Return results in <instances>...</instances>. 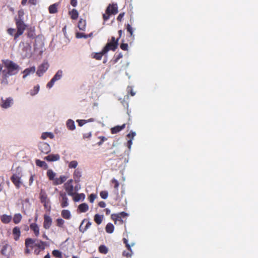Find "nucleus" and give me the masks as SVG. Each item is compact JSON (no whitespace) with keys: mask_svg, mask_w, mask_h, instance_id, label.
Returning <instances> with one entry per match:
<instances>
[{"mask_svg":"<svg viewBox=\"0 0 258 258\" xmlns=\"http://www.w3.org/2000/svg\"><path fill=\"white\" fill-rule=\"evenodd\" d=\"M125 124L124 123L121 125H116L111 128V133L112 134H115L123 130L125 127Z\"/></svg>","mask_w":258,"mask_h":258,"instance_id":"aec40b11","label":"nucleus"},{"mask_svg":"<svg viewBox=\"0 0 258 258\" xmlns=\"http://www.w3.org/2000/svg\"><path fill=\"white\" fill-rule=\"evenodd\" d=\"M35 163L37 166L42 168L43 169L46 170L48 168V165L45 161H41L39 159H36Z\"/></svg>","mask_w":258,"mask_h":258,"instance_id":"b1692460","label":"nucleus"},{"mask_svg":"<svg viewBox=\"0 0 258 258\" xmlns=\"http://www.w3.org/2000/svg\"><path fill=\"white\" fill-rule=\"evenodd\" d=\"M136 136V133L131 131L128 134H127V137L130 138V139H134V137Z\"/></svg>","mask_w":258,"mask_h":258,"instance_id":"052dcab7","label":"nucleus"},{"mask_svg":"<svg viewBox=\"0 0 258 258\" xmlns=\"http://www.w3.org/2000/svg\"><path fill=\"white\" fill-rule=\"evenodd\" d=\"M52 223V220L50 216L45 214L44 215L43 227L45 229H48Z\"/></svg>","mask_w":258,"mask_h":258,"instance_id":"2eb2a0df","label":"nucleus"},{"mask_svg":"<svg viewBox=\"0 0 258 258\" xmlns=\"http://www.w3.org/2000/svg\"><path fill=\"white\" fill-rule=\"evenodd\" d=\"M123 57L122 54L120 52L119 54H118L117 55L115 56V58L114 59V62L116 63L118 62L119 59L122 58Z\"/></svg>","mask_w":258,"mask_h":258,"instance_id":"864d4df0","label":"nucleus"},{"mask_svg":"<svg viewBox=\"0 0 258 258\" xmlns=\"http://www.w3.org/2000/svg\"><path fill=\"white\" fill-rule=\"evenodd\" d=\"M103 215H100L98 214H96L94 216V221L96 223V224H97L98 225H99L102 223V222L103 221Z\"/></svg>","mask_w":258,"mask_h":258,"instance_id":"e433bc0d","label":"nucleus"},{"mask_svg":"<svg viewBox=\"0 0 258 258\" xmlns=\"http://www.w3.org/2000/svg\"><path fill=\"white\" fill-rule=\"evenodd\" d=\"M73 181V179H70L64 184V189L68 195L71 196H74L75 195V191L78 190L76 187H74Z\"/></svg>","mask_w":258,"mask_h":258,"instance_id":"0eeeda50","label":"nucleus"},{"mask_svg":"<svg viewBox=\"0 0 258 258\" xmlns=\"http://www.w3.org/2000/svg\"><path fill=\"white\" fill-rule=\"evenodd\" d=\"M39 149L42 153L45 154L49 153L51 151L49 144L45 142L40 143Z\"/></svg>","mask_w":258,"mask_h":258,"instance_id":"4468645a","label":"nucleus"},{"mask_svg":"<svg viewBox=\"0 0 258 258\" xmlns=\"http://www.w3.org/2000/svg\"><path fill=\"white\" fill-rule=\"evenodd\" d=\"M48 67L49 64L47 62H43L38 67L36 72V74L39 77H41L43 74L48 70Z\"/></svg>","mask_w":258,"mask_h":258,"instance_id":"ddd939ff","label":"nucleus"},{"mask_svg":"<svg viewBox=\"0 0 258 258\" xmlns=\"http://www.w3.org/2000/svg\"><path fill=\"white\" fill-rule=\"evenodd\" d=\"M64 223V221L61 218H58L56 220V225L58 227L63 228Z\"/></svg>","mask_w":258,"mask_h":258,"instance_id":"37998d69","label":"nucleus"},{"mask_svg":"<svg viewBox=\"0 0 258 258\" xmlns=\"http://www.w3.org/2000/svg\"><path fill=\"white\" fill-rule=\"evenodd\" d=\"M59 159L60 156L58 154H50L44 157V159L49 162L58 161Z\"/></svg>","mask_w":258,"mask_h":258,"instance_id":"a211bd4d","label":"nucleus"},{"mask_svg":"<svg viewBox=\"0 0 258 258\" xmlns=\"http://www.w3.org/2000/svg\"><path fill=\"white\" fill-rule=\"evenodd\" d=\"M99 138L100 139V141L98 143L99 146H101L104 141L107 140L106 138L103 136H100Z\"/></svg>","mask_w":258,"mask_h":258,"instance_id":"6e6d98bb","label":"nucleus"},{"mask_svg":"<svg viewBox=\"0 0 258 258\" xmlns=\"http://www.w3.org/2000/svg\"><path fill=\"white\" fill-rule=\"evenodd\" d=\"M22 175L21 173L13 174L11 177V180L17 189L20 188L22 182L21 181Z\"/></svg>","mask_w":258,"mask_h":258,"instance_id":"1a4fd4ad","label":"nucleus"},{"mask_svg":"<svg viewBox=\"0 0 258 258\" xmlns=\"http://www.w3.org/2000/svg\"><path fill=\"white\" fill-rule=\"evenodd\" d=\"M44 208L48 211H50L51 206L50 204V201H47L45 203H43Z\"/></svg>","mask_w":258,"mask_h":258,"instance_id":"603ef678","label":"nucleus"},{"mask_svg":"<svg viewBox=\"0 0 258 258\" xmlns=\"http://www.w3.org/2000/svg\"><path fill=\"white\" fill-rule=\"evenodd\" d=\"M114 229V225L111 223H108L105 227V231L108 233H112Z\"/></svg>","mask_w":258,"mask_h":258,"instance_id":"c9c22d12","label":"nucleus"},{"mask_svg":"<svg viewBox=\"0 0 258 258\" xmlns=\"http://www.w3.org/2000/svg\"><path fill=\"white\" fill-rule=\"evenodd\" d=\"M24 15V12L23 11H19L18 12V18H16L15 19H22V17Z\"/></svg>","mask_w":258,"mask_h":258,"instance_id":"0e129e2a","label":"nucleus"},{"mask_svg":"<svg viewBox=\"0 0 258 258\" xmlns=\"http://www.w3.org/2000/svg\"><path fill=\"white\" fill-rule=\"evenodd\" d=\"M39 198L42 203H45L46 202L49 201L45 191L42 189L41 190L40 192Z\"/></svg>","mask_w":258,"mask_h":258,"instance_id":"5701e85b","label":"nucleus"},{"mask_svg":"<svg viewBox=\"0 0 258 258\" xmlns=\"http://www.w3.org/2000/svg\"><path fill=\"white\" fill-rule=\"evenodd\" d=\"M86 22L85 20L81 19L78 22V28L81 30H84L86 28Z\"/></svg>","mask_w":258,"mask_h":258,"instance_id":"f704fd0d","label":"nucleus"},{"mask_svg":"<svg viewBox=\"0 0 258 258\" xmlns=\"http://www.w3.org/2000/svg\"><path fill=\"white\" fill-rule=\"evenodd\" d=\"M30 229L33 231L34 235L38 237L39 235V228L37 224L36 223H31L30 225Z\"/></svg>","mask_w":258,"mask_h":258,"instance_id":"f3484780","label":"nucleus"},{"mask_svg":"<svg viewBox=\"0 0 258 258\" xmlns=\"http://www.w3.org/2000/svg\"><path fill=\"white\" fill-rule=\"evenodd\" d=\"M107 247L104 245H101L99 247V251L103 254H106L108 252Z\"/></svg>","mask_w":258,"mask_h":258,"instance_id":"c03bdc74","label":"nucleus"},{"mask_svg":"<svg viewBox=\"0 0 258 258\" xmlns=\"http://www.w3.org/2000/svg\"><path fill=\"white\" fill-rule=\"evenodd\" d=\"M81 177V172L79 169H77L74 173V178L76 182L80 181V178Z\"/></svg>","mask_w":258,"mask_h":258,"instance_id":"2f4dec72","label":"nucleus"},{"mask_svg":"<svg viewBox=\"0 0 258 258\" xmlns=\"http://www.w3.org/2000/svg\"><path fill=\"white\" fill-rule=\"evenodd\" d=\"M13 104V99L12 97H9L4 99L3 98L1 99V106L3 108L7 109L10 107Z\"/></svg>","mask_w":258,"mask_h":258,"instance_id":"f8f14e48","label":"nucleus"},{"mask_svg":"<svg viewBox=\"0 0 258 258\" xmlns=\"http://www.w3.org/2000/svg\"><path fill=\"white\" fill-rule=\"evenodd\" d=\"M89 209L88 206L86 203H82L80 204L78 207V210L80 212L84 213L87 211Z\"/></svg>","mask_w":258,"mask_h":258,"instance_id":"c756f323","label":"nucleus"},{"mask_svg":"<svg viewBox=\"0 0 258 258\" xmlns=\"http://www.w3.org/2000/svg\"><path fill=\"white\" fill-rule=\"evenodd\" d=\"M34 176H35L34 174H31V176H30V177L29 178V184L30 185H31L32 184V183H33V182L34 181Z\"/></svg>","mask_w":258,"mask_h":258,"instance_id":"69168bd1","label":"nucleus"},{"mask_svg":"<svg viewBox=\"0 0 258 258\" xmlns=\"http://www.w3.org/2000/svg\"><path fill=\"white\" fill-rule=\"evenodd\" d=\"M62 217L66 220H69L71 218V214L68 210H63L61 212Z\"/></svg>","mask_w":258,"mask_h":258,"instance_id":"a878e982","label":"nucleus"},{"mask_svg":"<svg viewBox=\"0 0 258 258\" xmlns=\"http://www.w3.org/2000/svg\"><path fill=\"white\" fill-rule=\"evenodd\" d=\"M15 21L17 28V32L14 35V40L22 35L27 28V25L24 23L23 19H15Z\"/></svg>","mask_w":258,"mask_h":258,"instance_id":"7ed1b4c3","label":"nucleus"},{"mask_svg":"<svg viewBox=\"0 0 258 258\" xmlns=\"http://www.w3.org/2000/svg\"><path fill=\"white\" fill-rule=\"evenodd\" d=\"M106 53L103 52V49H102L101 52L92 54L93 58L97 60H101L102 56Z\"/></svg>","mask_w":258,"mask_h":258,"instance_id":"4c0bfd02","label":"nucleus"},{"mask_svg":"<svg viewBox=\"0 0 258 258\" xmlns=\"http://www.w3.org/2000/svg\"><path fill=\"white\" fill-rule=\"evenodd\" d=\"M133 252L132 249L131 248L130 250H127V251H124L122 252V255L124 256H125L126 257H130L132 255Z\"/></svg>","mask_w":258,"mask_h":258,"instance_id":"de8ad7c7","label":"nucleus"},{"mask_svg":"<svg viewBox=\"0 0 258 258\" xmlns=\"http://www.w3.org/2000/svg\"><path fill=\"white\" fill-rule=\"evenodd\" d=\"M67 126L69 130L73 131L75 129L74 121L72 119H69L67 122Z\"/></svg>","mask_w":258,"mask_h":258,"instance_id":"473e14b6","label":"nucleus"},{"mask_svg":"<svg viewBox=\"0 0 258 258\" xmlns=\"http://www.w3.org/2000/svg\"><path fill=\"white\" fill-rule=\"evenodd\" d=\"M47 176L50 180H54L55 173L51 169H49L47 171Z\"/></svg>","mask_w":258,"mask_h":258,"instance_id":"a19ab883","label":"nucleus"},{"mask_svg":"<svg viewBox=\"0 0 258 258\" xmlns=\"http://www.w3.org/2000/svg\"><path fill=\"white\" fill-rule=\"evenodd\" d=\"M47 243L41 240L32 238H27L25 240L24 253L26 255L29 254L32 250H34V253L38 255L41 251L45 248Z\"/></svg>","mask_w":258,"mask_h":258,"instance_id":"f257e3e1","label":"nucleus"},{"mask_svg":"<svg viewBox=\"0 0 258 258\" xmlns=\"http://www.w3.org/2000/svg\"><path fill=\"white\" fill-rule=\"evenodd\" d=\"M70 3L71 5L74 7H76L78 4L77 0H71Z\"/></svg>","mask_w":258,"mask_h":258,"instance_id":"338daca9","label":"nucleus"},{"mask_svg":"<svg viewBox=\"0 0 258 258\" xmlns=\"http://www.w3.org/2000/svg\"><path fill=\"white\" fill-rule=\"evenodd\" d=\"M27 35L28 38H34L35 35L34 29L32 28L28 29Z\"/></svg>","mask_w":258,"mask_h":258,"instance_id":"ea45409f","label":"nucleus"},{"mask_svg":"<svg viewBox=\"0 0 258 258\" xmlns=\"http://www.w3.org/2000/svg\"><path fill=\"white\" fill-rule=\"evenodd\" d=\"M2 62L6 70H3L2 73L0 74L1 84H8V78L10 76L17 74L19 71L20 67L9 59H3L2 60Z\"/></svg>","mask_w":258,"mask_h":258,"instance_id":"f03ea898","label":"nucleus"},{"mask_svg":"<svg viewBox=\"0 0 258 258\" xmlns=\"http://www.w3.org/2000/svg\"><path fill=\"white\" fill-rule=\"evenodd\" d=\"M52 253L54 256L58 258H62V254L60 251L58 250H54L52 251Z\"/></svg>","mask_w":258,"mask_h":258,"instance_id":"49530a36","label":"nucleus"},{"mask_svg":"<svg viewBox=\"0 0 258 258\" xmlns=\"http://www.w3.org/2000/svg\"><path fill=\"white\" fill-rule=\"evenodd\" d=\"M58 5L56 3L50 5L48 8L49 13L50 14H55L57 12V7Z\"/></svg>","mask_w":258,"mask_h":258,"instance_id":"c85d7f7f","label":"nucleus"},{"mask_svg":"<svg viewBox=\"0 0 258 258\" xmlns=\"http://www.w3.org/2000/svg\"><path fill=\"white\" fill-rule=\"evenodd\" d=\"M126 28L127 31L130 33V37L131 38L132 40H133L134 39V35L133 34L134 30L133 28L131 26V25L129 24H127L126 26Z\"/></svg>","mask_w":258,"mask_h":258,"instance_id":"58836bf2","label":"nucleus"},{"mask_svg":"<svg viewBox=\"0 0 258 258\" xmlns=\"http://www.w3.org/2000/svg\"><path fill=\"white\" fill-rule=\"evenodd\" d=\"M12 234L15 241H18L21 236V230L20 227H15L12 230Z\"/></svg>","mask_w":258,"mask_h":258,"instance_id":"dca6fc26","label":"nucleus"},{"mask_svg":"<svg viewBox=\"0 0 258 258\" xmlns=\"http://www.w3.org/2000/svg\"><path fill=\"white\" fill-rule=\"evenodd\" d=\"M39 85H37L36 86H34L33 88V89L30 90V93L31 96H34L38 93V92L39 91Z\"/></svg>","mask_w":258,"mask_h":258,"instance_id":"79ce46f5","label":"nucleus"},{"mask_svg":"<svg viewBox=\"0 0 258 258\" xmlns=\"http://www.w3.org/2000/svg\"><path fill=\"white\" fill-rule=\"evenodd\" d=\"M58 200L61 208H66L69 206V199L66 192L63 191H60L59 192Z\"/></svg>","mask_w":258,"mask_h":258,"instance_id":"6e6552de","label":"nucleus"},{"mask_svg":"<svg viewBox=\"0 0 258 258\" xmlns=\"http://www.w3.org/2000/svg\"><path fill=\"white\" fill-rule=\"evenodd\" d=\"M1 253L6 258H11L14 254L12 246L7 243L3 246Z\"/></svg>","mask_w":258,"mask_h":258,"instance_id":"423d86ee","label":"nucleus"},{"mask_svg":"<svg viewBox=\"0 0 258 258\" xmlns=\"http://www.w3.org/2000/svg\"><path fill=\"white\" fill-rule=\"evenodd\" d=\"M78 166V162L77 161L74 160L71 162H70L69 164V167L70 168H75Z\"/></svg>","mask_w":258,"mask_h":258,"instance_id":"09e8293b","label":"nucleus"},{"mask_svg":"<svg viewBox=\"0 0 258 258\" xmlns=\"http://www.w3.org/2000/svg\"><path fill=\"white\" fill-rule=\"evenodd\" d=\"M127 216L128 214L124 212H122L118 214H112L111 215V218L112 220L114 221L115 224H116L117 221H119L120 223H122L123 220H122V218L126 217Z\"/></svg>","mask_w":258,"mask_h":258,"instance_id":"9b49d317","label":"nucleus"},{"mask_svg":"<svg viewBox=\"0 0 258 258\" xmlns=\"http://www.w3.org/2000/svg\"><path fill=\"white\" fill-rule=\"evenodd\" d=\"M95 198H96V196L94 194H91L89 196V198L90 202L91 203H93Z\"/></svg>","mask_w":258,"mask_h":258,"instance_id":"680f3d73","label":"nucleus"},{"mask_svg":"<svg viewBox=\"0 0 258 258\" xmlns=\"http://www.w3.org/2000/svg\"><path fill=\"white\" fill-rule=\"evenodd\" d=\"M12 216L10 215H7L4 214L1 216V220L2 223L4 224H8L12 220Z\"/></svg>","mask_w":258,"mask_h":258,"instance_id":"393cba45","label":"nucleus"},{"mask_svg":"<svg viewBox=\"0 0 258 258\" xmlns=\"http://www.w3.org/2000/svg\"><path fill=\"white\" fill-rule=\"evenodd\" d=\"M118 13V7L116 4H109L107 6L105 13L103 14V19L104 21H107L111 15H115Z\"/></svg>","mask_w":258,"mask_h":258,"instance_id":"39448f33","label":"nucleus"},{"mask_svg":"<svg viewBox=\"0 0 258 258\" xmlns=\"http://www.w3.org/2000/svg\"><path fill=\"white\" fill-rule=\"evenodd\" d=\"M69 14L72 20H77L79 17V13L75 9H73L71 11H69Z\"/></svg>","mask_w":258,"mask_h":258,"instance_id":"bb28decb","label":"nucleus"},{"mask_svg":"<svg viewBox=\"0 0 258 258\" xmlns=\"http://www.w3.org/2000/svg\"><path fill=\"white\" fill-rule=\"evenodd\" d=\"M52 135L51 133H45L42 134L41 136V138L43 140L46 139L47 137H50V138H52Z\"/></svg>","mask_w":258,"mask_h":258,"instance_id":"3c124183","label":"nucleus"},{"mask_svg":"<svg viewBox=\"0 0 258 258\" xmlns=\"http://www.w3.org/2000/svg\"><path fill=\"white\" fill-rule=\"evenodd\" d=\"M127 91L128 92L130 93V94L132 96H134L136 94V93L133 91V89L131 87H128L127 88Z\"/></svg>","mask_w":258,"mask_h":258,"instance_id":"e2e57ef3","label":"nucleus"},{"mask_svg":"<svg viewBox=\"0 0 258 258\" xmlns=\"http://www.w3.org/2000/svg\"><path fill=\"white\" fill-rule=\"evenodd\" d=\"M22 216L21 214H19V213L16 214L14 215L13 219V222L15 224H17L20 222V221L22 220Z\"/></svg>","mask_w":258,"mask_h":258,"instance_id":"72a5a7b5","label":"nucleus"},{"mask_svg":"<svg viewBox=\"0 0 258 258\" xmlns=\"http://www.w3.org/2000/svg\"><path fill=\"white\" fill-rule=\"evenodd\" d=\"M73 197V200L75 202H79L81 200L84 199L85 195L83 193H82V194L76 193V191H75V195Z\"/></svg>","mask_w":258,"mask_h":258,"instance_id":"cd10ccee","label":"nucleus"},{"mask_svg":"<svg viewBox=\"0 0 258 258\" xmlns=\"http://www.w3.org/2000/svg\"><path fill=\"white\" fill-rule=\"evenodd\" d=\"M108 192L106 190H103L100 192V196L103 199H106L108 197Z\"/></svg>","mask_w":258,"mask_h":258,"instance_id":"8fccbe9b","label":"nucleus"},{"mask_svg":"<svg viewBox=\"0 0 258 258\" xmlns=\"http://www.w3.org/2000/svg\"><path fill=\"white\" fill-rule=\"evenodd\" d=\"M77 121L78 122V124L80 126H83L84 124L87 122V120L84 119H78Z\"/></svg>","mask_w":258,"mask_h":258,"instance_id":"13d9d810","label":"nucleus"},{"mask_svg":"<svg viewBox=\"0 0 258 258\" xmlns=\"http://www.w3.org/2000/svg\"><path fill=\"white\" fill-rule=\"evenodd\" d=\"M35 67H32L26 69L23 72V73L24 74V75L23 76V78H26V76H28L30 74H33L35 72Z\"/></svg>","mask_w":258,"mask_h":258,"instance_id":"4be33fe9","label":"nucleus"},{"mask_svg":"<svg viewBox=\"0 0 258 258\" xmlns=\"http://www.w3.org/2000/svg\"><path fill=\"white\" fill-rule=\"evenodd\" d=\"M67 179V177L64 175L60 176L58 178H55L53 181L54 185H59L64 182Z\"/></svg>","mask_w":258,"mask_h":258,"instance_id":"412c9836","label":"nucleus"},{"mask_svg":"<svg viewBox=\"0 0 258 258\" xmlns=\"http://www.w3.org/2000/svg\"><path fill=\"white\" fill-rule=\"evenodd\" d=\"M120 48L122 50H128V44L127 43H122L120 45Z\"/></svg>","mask_w":258,"mask_h":258,"instance_id":"5fc2aeb1","label":"nucleus"},{"mask_svg":"<svg viewBox=\"0 0 258 258\" xmlns=\"http://www.w3.org/2000/svg\"><path fill=\"white\" fill-rule=\"evenodd\" d=\"M119 38L115 39L114 37H111L110 40H108L105 46L103 47V52L107 53L109 50L114 51L118 46Z\"/></svg>","mask_w":258,"mask_h":258,"instance_id":"20e7f679","label":"nucleus"},{"mask_svg":"<svg viewBox=\"0 0 258 258\" xmlns=\"http://www.w3.org/2000/svg\"><path fill=\"white\" fill-rule=\"evenodd\" d=\"M63 75V72L61 70H58L55 75L53 76V77L51 79V80L47 84L46 87L47 88L50 89L52 88L54 84V83L58 80H59Z\"/></svg>","mask_w":258,"mask_h":258,"instance_id":"9d476101","label":"nucleus"},{"mask_svg":"<svg viewBox=\"0 0 258 258\" xmlns=\"http://www.w3.org/2000/svg\"><path fill=\"white\" fill-rule=\"evenodd\" d=\"M124 16V13H120L119 14V15L118 16L117 18V20L118 21H121L123 17Z\"/></svg>","mask_w":258,"mask_h":258,"instance_id":"774afa93","label":"nucleus"},{"mask_svg":"<svg viewBox=\"0 0 258 258\" xmlns=\"http://www.w3.org/2000/svg\"><path fill=\"white\" fill-rule=\"evenodd\" d=\"M123 243L125 244V246L127 248V250H130L131 249V245L128 243V241L127 239L125 238H123Z\"/></svg>","mask_w":258,"mask_h":258,"instance_id":"bf43d9fd","label":"nucleus"},{"mask_svg":"<svg viewBox=\"0 0 258 258\" xmlns=\"http://www.w3.org/2000/svg\"><path fill=\"white\" fill-rule=\"evenodd\" d=\"M7 31H8V33L11 36H14V35L16 33H15L16 30L14 28H9L8 29Z\"/></svg>","mask_w":258,"mask_h":258,"instance_id":"4d7b16f0","label":"nucleus"},{"mask_svg":"<svg viewBox=\"0 0 258 258\" xmlns=\"http://www.w3.org/2000/svg\"><path fill=\"white\" fill-rule=\"evenodd\" d=\"M87 220L86 219H84L81 223V225H80L79 226V230L82 233H84L90 227V226L92 224V223L90 221H88L87 223L86 224V225L85 226V227L84 228L83 227V225L84 224V223Z\"/></svg>","mask_w":258,"mask_h":258,"instance_id":"6ab92c4d","label":"nucleus"},{"mask_svg":"<svg viewBox=\"0 0 258 258\" xmlns=\"http://www.w3.org/2000/svg\"><path fill=\"white\" fill-rule=\"evenodd\" d=\"M91 35H92V34H90L89 35H85V34H84L83 33L78 32L76 33V37L78 38H87L89 37H91Z\"/></svg>","mask_w":258,"mask_h":258,"instance_id":"a18cd8bd","label":"nucleus"},{"mask_svg":"<svg viewBox=\"0 0 258 258\" xmlns=\"http://www.w3.org/2000/svg\"><path fill=\"white\" fill-rule=\"evenodd\" d=\"M111 183L113 185L115 192L116 194H118V187L119 186V182L115 179V178H113L111 180Z\"/></svg>","mask_w":258,"mask_h":258,"instance_id":"7c9ffc66","label":"nucleus"}]
</instances>
